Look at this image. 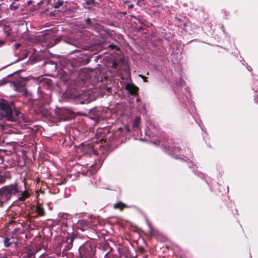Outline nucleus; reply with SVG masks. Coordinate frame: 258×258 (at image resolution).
Returning <instances> with one entry per match:
<instances>
[{"label": "nucleus", "instance_id": "nucleus-15", "mask_svg": "<svg viewBox=\"0 0 258 258\" xmlns=\"http://www.w3.org/2000/svg\"><path fill=\"white\" fill-rule=\"evenodd\" d=\"M27 258H34V253L32 251H29L26 254Z\"/></svg>", "mask_w": 258, "mask_h": 258}, {"label": "nucleus", "instance_id": "nucleus-7", "mask_svg": "<svg viewBox=\"0 0 258 258\" xmlns=\"http://www.w3.org/2000/svg\"><path fill=\"white\" fill-rule=\"evenodd\" d=\"M10 178V175L8 172H0V183H4L5 182L6 179Z\"/></svg>", "mask_w": 258, "mask_h": 258}, {"label": "nucleus", "instance_id": "nucleus-2", "mask_svg": "<svg viewBox=\"0 0 258 258\" xmlns=\"http://www.w3.org/2000/svg\"><path fill=\"white\" fill-rule=\"evenodd\" d=\"M0 113L2 117L9 121L15 120V116H17L19 112L15 110L14 112L10 105L6 103L3 100L0 99Z\"/></svg>", "mask_w": 258, "mask_h": 258}, {"label": "nucleus", "instance_id": "nucleus-3", "mask_svg": "<svg viewBox=\"0 0 258 258\" xmlns=\"http://www.w3.org/2000/svg\"><path fill=\"white\" fill-rule=\"evenodd\" d=\"M79 252L80 258H95V248L89 243H86L80 246Z\"/></svg>", "mask_w": 258, "mask_h": 258}, {"label": "nucleus", "instance_id": "nucleus-29", "mask_svg": "<svg viewBox=\"0 0 258 258\" xmlns=\"http://www.w3.org/2000/svg\"><path fill=\"white\" fill-rule=\"evenodd\" d=\"M108 254V252L106 253L105 254L104 257H105V258H107Z\"/></svg>", "mask_w": 258, "mask_h": 258}, {"label": "nucleus", "instance_id": "nucleus-25", "mask_svg": "<svg viewBox=\"0 0 258 258\" xmlns=\"http://www.w3.org/2000/svg\"><path fill=\"white\" fill-rule=\"evenodd\" d=\"M46 258H57L55 256H48L47 255H46Z\"/></svg>", "mask_w": 258, "mask_h": 258}, {"label": "nucleus", "instance_id": "nucleus-31", "mask_svg": "<svg viewBox=\"0 0 258 258\" xmlns=\"http://www.w3.org/2000/svg\"><path fill=\"white\" fill-rule=\"evenodd\" d=\"M110 90V88H108V91H109Z\"/></svg>", "mask_w": 258, "mask_h": 258}, {"label": "nucleus", "instance_id": "nucleus-17", "mask_svg": "<svg viewBox=\"0 0 258 258\" xmlns=\"http://www.w3.org/2000/svg\"><path fill=\"white\" fill-rule=\"evenodd\" d=\"M73 239H72V238L70 239L71 244H68L67 246H65V249L68 250V249H70L72 247V244H71V243L73 242Z\"/></svg>", "mask_w": 258, "mask_h": 258}, {"label": "nucleus", "instance_id": "nucleus-11", "mask_svg": "<svg viewBox=\"0 0 258 258\" xmlns=\"http://www.w3.org/2000/svg\"><path fill=\"white\" fill-rule=\"evenodd\" d=\"M36 212L39 216H43L44 214L43 209L40 206H37L36 207Z\"/></svg>", "mask_w": 258, "mask_h": 258}, {"label": "nucleus", "instance_id": "nucleus-26", "mask_svg": "<svg viewBox=\"0 0 258 258\" xmlns=\"http://www.w3.org/2000/svg\"><path fill=\"white\" fill-rule=\"evenodd\" d=\"M39 258H46V255L42 254Z\"/></svg>", "mask_w": 258, "mask_h": 258}, {"label": "nucleus", "instance_id": "nucleus-6", "mask_svg": "<svg viewBox=\"0 0 258 258\" xmlns=\"http://www.w3.org/2000/svg\"><path fill=\"white\" fill-rule=\"evenodd\" d=\"M125 89L132 95L136 94L138 90L136 86L132 84H127Z\"/></svg>", "mask_w": 258, "mask_h": 258}, {"label": "nucleus", "instance_id": "nucleus-14", "mask_svg": "<svg viewBox=\"0 0 258 258\" xmlns=\"http://www.w3.org/2000/svg\"><path fill=\"white\" fill-rule=\"evenodd\" d=\"M63 4V1H58L54 5V8L55 9H58Z\"/></svg>", "mask_w": 258, "mask_h": 258}, {"label": "nucleus", "instance_id": "nucleus-20", "mask_svg": "<svg viewBox=\"0 0 258 258\" xmlns=\"http://www.w3.org/2000/svg\"><path fill=\"white\" fill-rule=\"evenodd\" d=\"M5 244L6 246H9L10 245V243L8 242V239H6L5 241Z\"/></svg>", "mask_w": 258, "mask_h": 258}, {"label": "nucleus", "instance_id": "nucleus-28", "mask_svg": "<svg viewBox=\"0 0 258 258\" xmlns=\"http://www.w3.org/2000/svg\"><path fill=\"white\" fill-rule=\"evenodd\" d=\"M4 43V41H0V46H1L3 43Z\"/></svg>", "mask_w": 258, "mask_h": 258}, {"label": "nucleus", "instance_id": "nucleus-8", "mask_svg": "<svg viewBox=\"0 0 258 258\" xmlns=\"http://www.w3.org/2000/svg\"><path fill=\"white\" fill-rule=\"evenodd\" d=\"M86 23L88 25H90V27L92 28V29H95L96 31L97 32H100L101 31V30L102 29V27L99 25H96L95 26H93L92 24H91V20L90 19H87L86 20Z\"/></svg>", "mask_w": 258, "mask_h": 258}, {"label": "nucleus", "instance_id": "nucleus-23", "mask_svg": "<svg viewBox=\"0 0 258 258\" xmlns=\"http://www.w3.org/2000/svg\"><path fill=\"white\" fill-rule=\"evenodd\" d=\"M138 21H139V22L140 23L142 24H144V23H145V22L144 21H143V20H142V19H138Z\"/></svg>", "mask_w": 258, "mask_h": 258}, {"label": "nucleus", "instance_id": "nucleus-13", "mask_svg": "<svg viewBox=\"0 0 258 258\" xmlns=\"http://www.w3.org/2000/svg\"><path fill=\"white\" fill-rule=\"evenodd\" d=\"M18 8L19 6L15 2L12 3V4L10 5V9L12 10H16L18 9Z\"/></svg>", "mask_w": 258, "mask_h": 258}, {"label": "nucleus", "instance_id": "nucleus-21", "mask_svg": "<svg viewBox=\"0 0 258 258\" xmlns=\"http://www.w3.org/2000/svg\"><path fill=\"white\" fill-rule=\"evenodd\" d=\"M139 77H141L144 80V82H146L147 81L146 80V78L144 76H143L142 75H140Z\"/></svg>", "mask_w": 258, "mask_h": 258}, {"label": "nucleus", "instance_id": "nucleus-4", "mask_svg": "<svg viewBox=\"0 0 258 258\" xmlns=\"http://www.w3.org/2000/svg\"><path fill=\"white\" fill-rule=\"evenodd\" d=\"M98 146H99L98 143H89L87 144H84L81 146V150L85 154H91L93 153L95 154H97L96 149Z\"/></svg>", "mask_w": 258, "mask_h": 258}, {"label": "nucleus", "instance_id": "nucleus-32", "mask_svg": "<svg viewBox=\"0 0 258 258\" xmlns=\"http://www.w3.org/2000/svg\"><path fill=\"white\" fill-rule=\"evenodd\" d=\"M137 4H139V2H137Z\"/></svg>", "mask_w": 258, "mask_h": 258}, {"label": "nucleus", "instance_id": "nucleus-1", "mask_svg": "<svg viewBox=\"0 0 258 258\" xmlns=\"http://www.w3.org/2000/svg\"><path fill=\"white\" fill-rule=\"evenodd\" d=\"M17 183L3 186L0 188V207L8 202L13 195L20 192Z\"/></svg>", "mask_w": 258, "mask_h": 258}, {"label": "nucleus", "instance_id": "nucleus-10", "mask_svg": "<svg viewBox=\"0 0 258 258\" xmlns=\"http://www.w3.org/2000/svg\"><path fill=\"white\" fill-rule=\"evenodd\" d=\"M4 31L6 33V36H9L11 34V29L9 26L5 25L3 27Z\"/></svg>", "mask_w": 258, "mask_h": 258}, {"label": "nucleus", "instance_id": "nucleus-9", "mask_svg": "<svg viewBox=\"0 0 258 258\" xmlns=\"http://www.w3.org/2000/svg\"><path fill=\"white\" fill-rule=\"evenodd\" d=\"M29 197V194L27 191L21 192L18 199L20 201H24Z\"/></svg>", "mask_w": 258, "mask_h": 258}, {"label": "nucleus", "instance_id": "nucleus-18", "mask_svg": "<svg viewBox=\"0 0 258 258\" xmlns=\"http://www.w3.org/2000/svg\"><path fill=\"white\" fill-rule=\"evenodd\" d=\"M138 123H139V119H138V118L136 117V120H135L134 124V127H138Z\"/></svg>", "mask_w": 258, "mask_h": 258}, {"label": "nucleus", "instance_id": "nucleus-16", "mask_svg": "<svg viewBox=\"0 0 258 258\" xmlns=\"http://www.w3.org/2000/svg\"><path fill=\"white\" fill-rule=\"evenodd\" d=\"M123 207V204L120 203L116 204L114 205V208H120V209H122Z\"/></svg>", "mask_w": 258, "mask_h": 258}, {"label": "nucleus", "instance_id": "nucleus-24", "mask_svg": "<svg viewBox=\"0 0 258 258\" xmlns=\"http://www.w3.org/2000/svg\"><path fill=\"white\" fill-rule=\"evenodd\" d=\"M20 46H21V44L20 43H17L15 45V47H16V48L18 49L20 47Z\"/></svg>", "mask_w": 258, "mask_h": 258}, {"label": "nucleus", "instance_id": "nucleus-19", "mask_svg": "<svg viewBox=\"0 0 258 258\" xmlns=\"http://www.w3.org/2000/svg\"><path fill=\"white\" fill-rule=\"evenodd\" d=\"M7 81L5 79H3L2 80L0 81V85H3L7 83Z\"/></svg>", "mask_w": 258, "mask_h": 258}, {"label": "nucleus", "instance_id": "nucleus-30", "mask_svg": "<svg viewBox=\"0 0 258 258\" xmlns=\"http://www.w3.org/2000/svg\"><path fill=\"white\" fill-rule=\"evenodd\" d=\"M100 141L102 143V141H104V140H102V139H101V140H100Z\"/></svg>", "mask_w": 258, "mask_h": 258}, {"label": "nucleus", "instance_id": "nucleus-12", "mask_svg": "<svg viewBox=\"0 0 258 258\" xmlns=\"http://www.w3.org/2000/svg\"><path fill=\"white\" fill-rule=\"evenodd\" d=\"M178 153H180V149L177 147H175L173 149L172 155H174L176 158H178Z\"/></svg>", "mask_w": 258, "mask_h": 258}, {"label": "nucleus", "instance_id": "nucleus-5", "mask_svg": "<svg viewBox=\"0 0 258 258\" xmlns=\"http://www.w3.org/2000/svg\"><path fill=\"white\" fill-rule=\"evenodd\" d=\"M27 82V79L26 78L20 77L13 82V85L16 89L18 90L21 88H23L26 85Z\"/></svg>", "mask_w": 258, "mask_h": 258}, {"label": "nucleus", "instance_id": "nucleus-22", "mask_svg": "<svg viewBox=\"0 0 258 258\" xmlns=\"http://www.w3.org/2000/svg\"><path fill=\"white\" fill-rule=\"evenodd\" d=\"M60 40L59 38H56L54 40L55 44H57Z\"/></svg>", "mask_w": 258, "mask_h": 258}, {"label": "nucleus", "instance_id": "nucleus-27", "mask_svg": "<svg viewBox=\"0 0 258 258\" xmlns=\"http://www.w3.org/2000/svg\"><path fill=\"white\" fill-rule=\"evenodd\" d=\"M94 2V0H89V1L87 2V3H88V4H90V3H93Z\"/></svg>", "mask_w": 258, "mask_h": 258}]
</instances>
